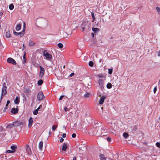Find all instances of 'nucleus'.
<instances>
[{
    "instance_id": "7c9ffc66",
    "label": "nucleus",
    "mask_w": 160,
    "mask_h": 160,
    "mask_svg": "<svg viewBox=\"0 0 160 160\" xmlns=\"http://www.w3.org/2000/svg\"><path fill=\"white\" fill-rule=\"evenodd\" d=\"M113 68H112L111 69H108V73L111 74L112 72Z\"/></svg>"
},
{
    "instance_id": "393cba45",
    "label": "nucleus",
    "mask_w": 160,
    "mask_h": 160,
    "mask_svg": "<svg viewBox=\"0 0 160 160\" xmlns=\"http://www.w3.org/2000/svg\"><path fill=\"white\" fill-rule=\"evenodd\" d=\"M58 47L60 48H62L63 47V45L61 43H59L58 44Z\"/></svg>"
},
{
    "instance_id": "c756f323",
    "label": "nucleus",
    "mask_w": 160,
    "mask_h": 160,
    "mask_svg": "<svg viewBox=\"0 0 160 160\" xmlns=\"http://www.w3.org/2000/svg\"><path fill=\"white\" fill-rule=\"evenodd\" d=\"M93 62L92 61H90L89 62V65L90 67H92L93 65Z\"/></svg>"
},
{
    "instance_id": "2eb2a0df",
    "label": "nucleus",
    "mask_w": 160,
    "mask_h": 160,
    "mask_svg": "<svg viewBox=\"0 0 160 160\" xmlns=\"http://www.w3.org/2000/svg\"><path fill=\"white\" fill-rule=\"evenodd\" d=\"M99 29L98 28H92V30L93 32L95 34L96 33H97L99 31Z\"/></svg>"
},
{
    "instance_id": "c9c22d12",
    "label": "nucleus",
    "mask_w": 160,
    "mask_h": 160,
    "mask_svg": "<svg viewBox=\"0 0 160 160\" xmlns=\"http://www.w3.org/2000/svg\"><path fill=\"white\" fill-rule=\"evenodd\" d=\"M14 152V151H12L10 150H8L6 151L7 153H13Z\"/></svg>"
},
{
    "instance_id": "5fc2aeb1",
    "label": "nucleus",
    "mask_w": 160,
    "mask_h": 160,
    "mask_svg": "<svg viewBox=\"0 0 160 160\" xmlns=\"http://www.w3.org/2000/svg\"><path fill=\"white\" fill-rule=\"evenodd\" d=\"M22 47H23V49L24 48H25L24 44H23Z\"/></svg>"
},
{
    "instance_id": "9d476101",
    "label": "nucleus",
    "mask_w": 160,
    "mask_h": 160,
    "mask_svg": "<svg viewBox=\"0 0 160 160\" xmlns=\"http://www.w3.org/2000/svg\"><path fill=\"white\" fill-rule=\"evenodd\" d=\"M28 121L29 123L28 126V127L30 128L32 127L33 122L32 118L31 117H30Z\"/></svg>"
},
{
    "instance_id": "bf43d9fd",
    "label": "nucleus",
    "mask_w": 160,
    "mask_h": 160,
    "mask_svg": "<svg viewBox=\"0 0 160 160\" xmlns=\"http://www.w3.org/2000/svg\"><path fill=\"white\" fill-rule=\"evenodd\" d=\"M103 107H102V109H103Z\"/></svg>"
},
{
    "instance_id": "aec40b11",
    "label": "nucleus",
    "mask_w": 160,
    "mask_h": 160,
    "mask_svg": "<svg viewBox=\"0 0 160 160\" xmlns=\"http://www.w3.org/2000/svg\"><path fill=\"white\" fill-rule=\"evenodd\" d=\"M17 147L16 146H11V148L12 151H14V152L17 149Z\"/></svg>"
},
{
    "instance_id": "6e6552de",
    "label": "nucleus",
    "mask_w": 160,
    "mask_h": 160,
    "mask_svg": "<svg viewBox=\"0 0 160 160\" xmlns=\"http://www.w3.org/2000/svg\"><path fill=\"white\" fill-rule=\"evenodd\" d=\"M13 33L16 36L20 35V37H22L24 35L25 32L22 31V32H14Z\"/></svg>"
},
{
    "instance_id": "6e6d98bb",
    "label": "nucleus",
    "mask_w": 160,
    "mask_h": 160,
    "mask_svg": "<svg viewBox=\"0 0 160 160\" xmlns=\"http://www.w3.org/2000/svg\"><path fill=\"white\" fill-rule=\"evenodd\" d=\"M49 135H50L51 134V131H49Z\"/></svg>"
},
{
    "instance_id": "c85d7f7f",
    "label": "nucleus",
    "mask_w": 160,
    "mask_h": 160,
    "mask_svg": "<svg viewBox=\"0 0 160 160\" xmlns=\"http://www.w3.org/2000/svg\"><path fill=\"white\" fill-rule=\"evenodd\" d=\"M23 29L22 31L25 32L26 28V23H25L24 22H23Z\"/></svg>"
},
{
    "instance_id": "7ed1b4c3",
    "label": "nucleus",
    "mask_w": 160,
    "mask_h": 160,
    "mask_svg": "<svg viewBox=\"0 0 160 160\" xmlns=\"http://www.w3.org/2000/svg\"><path fill=\"white\" fill-rule=\"evenodd\" d=\"M45 97L42 92H39L37 95V99L38 101H40L44 99Z\"/></svg>"
},
{
    "instance_id": "72a5a7b5",
    "label": "nucleus",
    "mask_w": 160,
    "mask_h": 160,
    "mask_svg": "<svg viewBox=\"0 0 160 160\" xmlns=\"http://www.w3.org/2000/svg\"><path fill=\"white\" fill-rule=\"evenodd\" d=\"M156 9L158 13L160 14V8H159L158 7H156Z\"/></svg>"
},
{
    "instance_id": "9b49d317",
    "label": "nucleus",
    "mask_w": 160,
    "mask_h": 160,
    "mask_svg": "<svg viewBox=\"0 0 160 160\" xmlns=\"http://www.w3.org/2000/svg\"><path fill=\"white\" fill-rule=\"evenodd\" d=\"M18 108H13L11 109V112L14 114H16L18 112Z\"/></svg>"
},
{
    "instance_id": "6ab92c4d",
    "label": "nucleus",
    "mask_w": 160,
    "mask_h": 160,
    "mask_svg": "<svg viewBox=\"0 0 160 160\" xmlns=\"http://www.w3.org/2000/svg\"><path fill=\"white\" fill-rule=\"evenodd\" d=\"M101 160H106V158L104 155L102 154H100L99 155Z\"/></svg>"
},
{
    "instance_id": "a211bd4d",
    "label": "nucleus",
    "mask_w": 160,
    "mask_h": 160,
    "mask_svg": "<svg viewBox=\"0 0 160 160\" xmlns=\"http://www.w3.org/2000/svg\"><path fill=\"white\" fill-rule=\"evenodd\" d=\"M43 142L42 141H41L39 144V148L41 150H42V148L43 147Z\"/></svg>"
},
{
    "instance_id": "0eeeda50",
    "label": "nucleus",
    "mask_w": 160,
    "mask_h": 160,
    "mask_svg": "<svg viewBox=\"0 0 160 160\" xmlns=\"http://www.w3.org/2000/svg\"><path fill=\"white\" fill-rule=\"evenodd\" d=\"M26 155H28V156H31L32 153V152L28 146L26 147Z\"/></svg>"
},
{
    "instance_id": "f704fd0d",
    "label": "nucleus",
    "mask_w": 160,
    "mask_h": 160,
    "mask_svg": "<svg viewBox=\"0 0 160 160\" xmlns=\"http://www.w3.org/2000/svg\"><path fill=\"white\" fill-rule=\"evenodd\" d=\"M57 128V125H54L52 127V130H53V131L55 130Z\"/></svg>"
},
{
    "instance_id": "bb28decb",
    "label": "nucleus",
    "mask_w": 160,
    "mask_h": 160,
    "mask_svg": "<svg viewBox=\"0 0 160 160\" xmlns=\"http://www.w3.org/2000/svg\"><path fill=\"white\" fill-rule=\"evenodd\" d=\"M91 15H92V18H93L92 20V22H94V21L95 20V16L94 15V13L93 12H92L91 13Z\"/></svg>"
},
{
    "instance_id": "4468645a",
    "label": "nucleus",
    "mask_w": 160,
    "mask_h": 160,
    "mask_svg": "<svg viewBox=\"0 0 160 160\" xmlns=\"http://www.w3.org/2000/svg\"><path fill=\"white\" fill-rule=\"evenodd\" d=\"M35 44V43L32 40H30L29 42V45L30 47L33 46Z\"/></svg>"
},
{
    "instance_id": "f257e3e1",
    "label": "nucleus",
    "mask_w": 160,
    "mask_h": 160,
    "mask_svg": "<svg viewBox=\"0 0 160 160\" xmlns=\"http://www.w3.org/2000/svg\"><path fill=\"white\" fill-rule=\"evenodd\" d=\"M43 55L47 60H50L52 58V55L47 52V51L45 50H43Z\"/></svg>"
},
{
    "instance_id": "4d7b16f0",
    "label": "nucleus",
    "mask_w": 160,
    "mask_h": 160,
    "mask_svg": "<svg viewBox=\"0 0 160 160\" xmlns=\"http://www.w3.org/2000/svg\"><path fill=\"white\" fill-rule=\"evenodd\" d=\"M102 61V59H100V60H99V62H101Z\"/></svg>"
},
{
    "instance_id": "423d86ee",
    "label": "nucleus",
    "mask_w": 160,
    "mask_h": 160,
    "mask_svg": "<svg viewBox=\"0 0 160 160\" xmlns=\"http://www.w3.org/2000/svg\"><path fill=\"white\" fill-rule=\"evenodd\" d=\"M104 81L102 79H100L98 81V84H99L100 88L102 89L103 88Z\"/></svg>"
},
{
    "instance_id": "cd10ccee",
    "label": "nucleus",
    "mask_w": 160,
    "mask_h": 160,
    "mask_svg": "<svg viewBox=\"0 0 160 160\" xmlns=\"http://www.w3.org/2000/svg\"><path fill=\"white\" fill-rule=\"evenodd\" d=\"M14 6L12 4H10L9 7V9L11 10L13 9L14 8Z\"/></svg>"
},
{
    "instance_id": "39448f33",
    "label": "nucleus",
    "mask_w": 160,
    "mask_h": 160,
    "mask_svg": "<svg viewBox=\"0 0 160 160\" xmlns=\"http://www.w3.org/2000/svg\"><path fill=\"white\" fill-rule=\"evenodd\" d=\"M7 62L9 63H11L13 65H16V62L15 61L11 58H9L7 59Z\"/></svg>"
},
{
    "instance_id": "20e7f679",
    "label": "nucleus",
    "mask_w": 160,
    "mask_h": 160,
    "mask_svg": "<svg viewBox=\"0 0 160 160\" xmlns=\"http://www.w3.org/2000/svg\"><path fill=\"white\" fill-rule=\"evenodd\" d=\"M40 72L39 73V77L40 78H42L45 73L44 68L41 66H40Z\"/></svg>"
},
{
    "instance_id": "a18cd8bd",
    "label": "nucleus",
    "mask_w": 160,
    "mask_h": 160,
    "mask_svg": "<svg viewBox=\"0 0 160 160\" xmlns=\"http://www.w3.org/2000/svg\"><path fill=\"white\" fill-rule=\"evenodd\" d=\"M107 140L108 141L110 142L111 140V139L110 138L108 137L107 138Z\"/></svg>"
},
{
    "instance_id": "dca6fc26",
    "label": "nucleus",
    "mask_w": 160,
    "mask_h": 160,
    "mask_svg": "<svg viewBox=\"0 0 160 160\" xmlns=\"http://www.w3.org/2000/svg\"><path fill=\"white\" fill-rule=\"evenodd\" d=\"M21 27V25L20 24L17 25L16 27V30L17 31L20 30Z\"/></svg>"
},
{
    "instance_id": "412c9836",
    "label": "nucleus",
    "mask_w": 160,
    "mask_h": 160,
    "mask_svg": "<svg viewBox=\"0 0 160 160\" xmlns=\"http://www.w3.org/2000/svg\"><path fill=\"white\" fill-rule=\"evenodd\" d=\"M107 87L108 88L110 89L112 87V85L111 83L108 82L107 85Z\"/></svg>"
},
{
    "instance_id": "79ce46f5",
    "label": "nucleus",
    "mask_w": 160,
    "mask_h": 160,
    "mask_svg": "<svg viewBox=\"0 0 160 160\" xmlns=\"http://www.w3.org/2000/svg\"><path fill=\"white\" fill-rule=\"evenodd\" d=\"M74 74V73H72L69 75V77H71L73 76Z\"/></svg>"
},
{
    "instance_id": "8fccbe9b",
    "label": "nucleus",
    "mask_w": 160,
    "mask_h": 160,
    "mask_svg": "<svg viewBox=\"0 0 160 160\" xmlns=\"http://www.w3.org/2000/svg\"><path fill=\"white\" fill-rule=\"evenodd\" d=\"M72 160H76V157H74L73 158Z\"/></svg>"
},
{
    "instance_id": "5701e85b",
    "label": "nucleus",
    "mask_w": 160,
    "mask_h": 160,
    "mask_svg": "<svg viewBox=\"0 0 160 160\" xmlns=\"http://www.w3.org/2000/svg\"><path fill=\"white\" fill-rule=\"evenodd\" d=\"M90 94L88 92H86L84 96L85 98H89L90 96Z\"/></svg>"
},
{
    "instance_id": "3c124183",
    "label": "nucleus",
    "mask_w": 160,
    "mask_h": 160,
    "mask_svg": "<svg viewBox=\"0 0 160 160\" xmlns=\"http://www.w3.org/2000/svg\"><path fill=\"white\" fill-rule=\"evenodd\" d=\"M55 74L56 75V74H57L58 76H60V75L58 74L57 72H56V73H55Z\"/></svg>"
},
{
    "instance_id": "f8f14e48",
    "label": "nucleus",
    "mask_w": 160,
    "mask_h": 160,
    "mask_svg": "<svg viewBox=\"0 0 160 160\" xmlns=\"http://www.w3.org/2000/svg\"><path fill=\"white\" fill-rule=\"evenodd\" d=\"M17 123H18V125H22V122H14V124L9 125L8 126V127H9V128H11L14 125H15V126H16L17 125L16 124Z\"/></svg>"
},
{
    "instance_id": "13d9d810",
    "label": "nucleus",
    "mask_w": 160,
    "mask_h": 160,
    "mask_svg": "<svg viewBox=\"0 0 160 160\" xmlns=\"http://www.w3.org/2000/svg\"><path fill=\"white\" fill-rule=\"evenodd\" d=\"M34 160H37V159H36L35 158V159H34Z\"/></svg>"
},
{
    "instance_id": "49530a36",
    "label": "nucleus",
    "mask_w": 160,
    "mask_h": 160,
    "mask_svg": "<svg viewBox=\"0 0 160 160\" xmlns=\"http://www.w3.org/2000/svg\"><path fill=\"white\" fill-rule=\"evenodd\" d=\"M8 106V104H6V107H7ZM6 109H7V108H6H6L4 109V110H3L4 111V112H5V111H6Z\"/></svg>"
},
{
    "instance_id": "603ef678",
    "label": "nucleus",
    "mask_w": 160,
    "mask_h": 160,
    "mask_svg": "<svg viewBox=\"0 0 160 160\" xmlns=\"http://www.w3.org/2000/svg\"><path fill=\"white\" fill-rule=\"evenodd\" d=\"M91 35L93 38L94 37V34L93 32L91 33Z\"/></svg>"
},
{
    "instance_id": "4be33fe9",
    "label": "nucleus",
    "mask_w": 160,
    "mask_h": 160,
    "mask_svg": "<svg viewBox=\"0 0 160 160\" xmlns=\"http://www.w3.org/2000/svg\"><path fill=\"white\" fill-rule=\"evenodd\" d=\"M10 32L9 31L6 32V37L7 38H9L10 36Z\"/></svg>"
},
{
    "instance_id": "052dcab7",
    "label": "nucleus",
    "mask_w": 160,
    "mask_h": 160,
    "mask_svg": "<svg viewBox=\"0 0 160 160\" xmlns=\"http://www.w3.org/2000/svg\"><path fill=\"white\" fill-rule=\"evenodd\" d=\"M1 18V17H0V18Z\"/></svg>"
},
{
    "instance_id": "f3484780",
    "label": "nucleus",
    "mask_w": 160,
    "mask_h": 160,
    "mask_svg": "<svg viewBox=\"0 0 160 160\" xmlns=\"http://www.w3.org/2000/svg\"><path fill=\"white\" fill-rule=\"evenodd\" d=\"M14 102L16 104H18L19 102V97L17 96L15 99L14 100Z\"/></svg>"
},
{
    "instance_id": "4c0bfd02",
    "label": "nucleus",
    "mask_w": 160,
    "mask_h": 160,
    "mask_svg": "<svg viewBox=\"0 0 160 160\" xmlns=\"http://www.w3.org/2000/svg\"><path fill=\"white\" fill-rule=\"evenodd\" d=\"M76 134L75 133H73L72 134V137L73 138H75L76 137Z\"/></svg>"
},
{
    "instance_id": "1a4fd4ad",
    "label": "nucleus",
    "mask_w": 160,
    "mask_h": 160,
    "mask_svg": "<svg viewBox=\"0 0 160 160\" xmlns=\"http://www.w3.org/2000/svg\"><path fill=\"white\" fill-rule=\"evenodd\" d=\"M106 96H102L100 99L99 101V103L100 104H102L105 100V99L106 98Z\"/></svg>"
},
{
    "instance_id": "ddd939ff",
    "label": "nucleus",
    "mask_w": 160,
    "mask_h": 160,
    "mask_svg": "<svg viewBox=\"0 0 160 160\" xmlns=\"http://www.w3.org/2000/svg\"><path fill=\"white\" fill-rule=\"evenodd\" d=\"M68 148V146L67 144L64 143H63L62 147V151H65Z\"/></svg>"
},
{
    "instance_id": "864d4df0",
    "label": "nucleus",
    "mask_w": 160,
    "mask_h": 160,
    "mask_svg": "<svg viewBox=\"0 0 160 160\" xmlns=\"http://www.w3.org/2000/svg\"><path fill=\"white\" fill-rule=\"evenodd\" d=\"M10 103V101L9 100H8L7 101V104H9Z\"/></svg>"
},
{
    "instance_id": "b1692460",
    "label": "nucleus",
    "mask_w": 160,
    "mask_h": 160,
    "mask_svg": "<svg viewBox=\"0 0 160 160\" xmlns=\"http://www.w3.org/2000/svg\"><path fill=\"white\" fill-rule=\"evenodd\" d=\"M43 83V81L42 80L40 79L39 80L38 82V85H41Z\"/></svg>"
},
{
    "instance_id": "e433bc0d",
    "label": "nucleus",
    "mask_w": 160,
    "mask_h": 160,
    "mask_svg": "<svg viewBox=\"0 0 160 160\" xmlns=\"http://www.w3.org/2000/svg\"><path fill=\"white\" fill-rule=\"evenodd\" d=\"M156 145L158 147L160 148V143L159 142H157L156 143Z\"/></svg>"
},
{
    "instance_id": "de8ad7c7",
    "label": "nucleus",
    "mask_w": 160,
    "mask_h": 160,
    "mask_svg": "<svg viewBox=\"0 0 160 160\" xmlns=\"http://www.w3.org/2000/svg\"><path fill=\"white\" fill-rule=\"evenodd\" d=\"M42 106L41 105H40V106L36 109L38 111L40 108L41 107H42Z\"/></svg>"
},
{
    "instance_id": "473e14b6",
    "label": "nucleus",
    "mask_w": 160,
    "mask_h": 160,
    "mask_svg": "<svg viewBox=\"0 0 160 160\" xmlns=\"http://www.w3.org/2000/svg\"><path fill=\"white\" fill-rule=\"evenodd\" d=\"M38 111L37 110V109H36L33 112V114L36 115L38 113Z\"/></svg>"
},
{
    "instance_id": "2f4dec72",
    "label": "nucleus",
    "mask_w": 160,
    "mask_h": 160,
    "mask_svg": "<svg viewBox=\"0 0 160 160\" xmlns=\"http://www.w3.org/2000/svg\"><path fill=\"white\" fill-rule=\"evenodd\" d=\"M23 60L22 61V62L23 63H25L26 62V59L25 58V55H24L23 56Z\"/></svg>"
},
{
    "instance_id": "c03bdc74",
    "label": "nucleus",
    "mask_w": 160,
    "mask_h": 160,
    "mask_svg": "<svg viewBox=\"0 0 160 160\" xmlns=\"http://www.w3.org/2000/svg\"><path fill=\"white\" fill-rule=\"evenodd\" d=\"M64 141V139L62 138H61L60 140V142H62Z\"/></svg>"
},
{
    "instance_id": "f03ea898",
    "label": "nucleus",
    "mask_w": 160,
    "mask_h": 160,
    "mask_svg": "<svg viewBox=\"0 0 160 160\" xmlns=\"http://www.w3.org/2000/svg\"><path fill=\"white\" fill-rule=\"evenodd\" d=\"M7 87L4 86V84L3 85V87L2 88V92L1 94V99L0 102H1L2 99L3 97L7 93Z\"/></svg>"
},
{
    "instance_id": "37998d69",
    "label": "nucleus",
    "mask_w": 160,
    "mask_h": 160,
    "mask_svg": "<svg viewBox=\"0 0 160 160\" xmlns=\"http://www.w3.org/2000/svg\"><path fill=\"white\" fill-rule=\"evenodd\" d=\"M66 136V134L65 133H63L62 135V137L63 138H65Z\"/></svg>"
},
{
    "instance_id": "09e8293b",
    "label": "nucleus",
    "mask_w": 160,
    "mask_h": 160,
    "mask_svg": "<svg viewBox=\"0 0 160 160\" xmlns=\"http://www.w3.org/2000/svg\"><path fill=\"white\" fill-rule=\"evenodd\" d=\"M3 13L2 12H0V17H2V15Z\"/></svg>"
},
{
    "instance_id": "58836bf2",
    "label": "nucleus",
    "mask_w": 160,
    "mask_h": 160,
    "mask_svg": "<svg viewBox=\"0 0 160 160\" xmlns=\"http://www.w3.org/2000/svg\"><path fill=\"white\" fill-rule=\"evenodd\" d=\"M157 87H155L153 89V92H154V93H155L156 92V91H157Z\"/></svg>"
},
{
    "instance_id": "a19ab883",
    "label": "nucleus",
    "mask_w": 160,
    "mask_h": 160,
    "mask_svg": "<svg viewBox=\"0 0 160 160\" xmlns=\"http://www.w3.org/2000/svg\"><path fill=\"white\" fill-rule=\"evenodd\" d=\"M69 109L68 108H67L66 107H65L64 108V110L65 111H68Z\"/></svg>"
},
{
    "instance_id": "ea45409f",
    "label": "nucleus",
    "mask_w": 160,
    "mask_h": 160,
    "mask_svg": "<svg viewBox=\"0 0 160 160\" xmlns=\"http://www.w3.org/2000/svg\"><path fill=\"white\" fill-rule=\"evenodd\" d=\"M64 97V96L62 95L59 98V100H62L63 98Z\"/></svg>"
},
{
    "instance_id": "a878e982",
    "label": "nucleus",
    "mask_w": 160,
    "mask_h": 160,
    "mask_svg": "<svg viewBox=\"0 0 160 160\" xmlns=\"http://www.w3.org/2000/svg\"><path fill=\"white\" fill-rule=\"evenodd\" d=\"M123 137L125 138H127L128 136V134L127 132H124L123 134Z\"/></svg>"
}]
</instances>
